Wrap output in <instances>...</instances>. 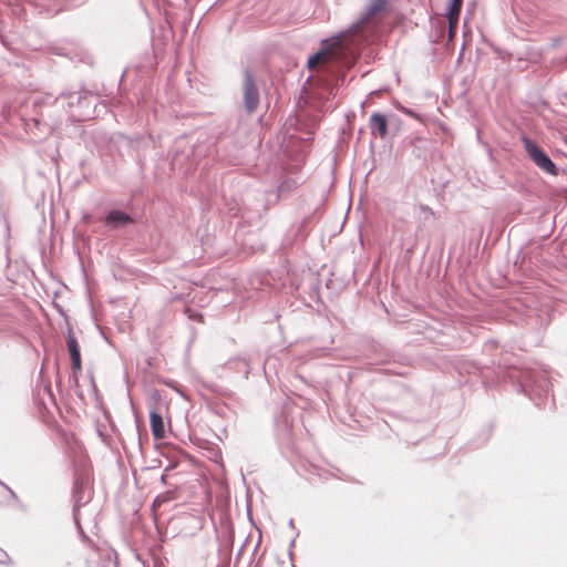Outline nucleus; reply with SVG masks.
<instances>
[{
    "label": "nucleus",
    "instance_id": "f257e3e1",
    "mask_svg": "<svg viewBox=\"0 0 567 567\" xmlns=\"http://www.w3.org/2000/svg\"><path fill=\"white\" fill-rule=\"evenodd\" d=\"M354 52V23L347 30L321 40V49L308 59L307 66L315 70L322 68L326 72L343 78V72L353 63Z\"/></svg>",
    "mask_w": 567,
    "mask_h": 567
},
{
    "label": "nucleus",
    "instance_id": "f03ea898",
    "mask_svg": "<svg viewBox=\"0 0 567 567\" xmlns=\"http://www.w3.org/2000/svg\"><path fill=\"white\" fill-rule=\"evenodd\" d=\"M518 391L527 395L536 406L545 408L549 396H551V405H555L551 382L548 372L539 368H529L519 373Z\"/></svg>",
    "mask_w": 567,
    "mask_h": 567
},
{
    "label": "nucleus",
    "instance_id": "7ed1b4c3",
    "mask_svg": "<svg viewBox=\"0 0 567 567\" xmlns=\"http://www.w3.org/2000/svg\"><path fill=\"white\" fill-rule=\"evenodd\" d=\"M392 13V0H368L357 18V43L361 38V29H378L386 17Z\"/></svg>",
    "mask_w": 567,
    "mask_h": 567
},
{
    "label": "nucleus",
    "instance_id": "20e7f679",
    "mask_svg": "<svg viewBox=\"0 0 567 567\" xmlns=\"http://www.w3.org/2000/svg\"><path fill=\"white\" fill-rule=\"evenodd\" d=\"M520 142L529 161L544 173L550 176H558L559 168L550 158L548 153L527 135H522Z\"/></svg>",
    "mask_w": 567,
    "mask_h": 567
},
{
    "label": "nucleus",
    "instance_id": "39448f33",
    "mask_svg": "<svg viewBox=\"0 0 567 567\" xmlns=\"http://www.w3.org/2000/svg\"><path fill=\"white\" fill-rule=\"evenodd\" d=\"M243 93L246 111L248 113L255 112L259 104V91L257 89L256 81L248 69L244 71Z\"/></svg>",
    "mask_w": 567,
    "mask_h": 567
},
{
    "label": "nucleus",
    "instance_id": "423d86ee",
    "mask_svg": "<svg viewBox=\"0 0 567 567\" xmlns=\"http://www.w3.org/2000/svg\"><path fill=\"white\" fill-rule=\"evenodd\" d=\"M370 130L371 134L374 136H380L381 138H385L389 133V120L388 117L379 112H374L370 116Z\"/></svg>",
    "mask_w": 567,
    "mask_h": 567
},
{
    "label": "nucleus",
    "instance_id": "0eeeda50",
    "mask_svg": "<svg viewBox=\"0 0 567 567\" xmlns=\"http://www.w3.org/2000/svg\"><path fill=\"white\" fill-rule=\"evenodd\" d=\"M66 344L71 357V364L74 378H76V372L81 371L82 362H81V354H80V347L78 344V341L75 337L72 334L71 331H69L66 337Z\"/></svg>",
    "mask_w": 567,
    "mask_h": 567
},
{
    "label": "nucleus",
    "instance_id": "6e6552de",
    "mask_svg": "<svg viewBox=\"0 0 567 567\" xmlns=\"http://www.w3.org/2000/svg\"><path fill=\"white\" fill-rule=\"evenodd\" d=\"M132 221V217L122 210H111L105 217L106 225L113 228L124 227L125 225H128Z\"/></svg>",
    "mask_w": 567,
    "mask_h": 567
},
{
    "label": "nucleus",
    "instance_id": "1a4fd4ad",
    "mask_svg": "<svg viewBox=\"0 0 567 567\" xmlns=\"http://www.w3.org/2000/svg\"><path fill=\"white\" fill-rule=\"evenodd\" d=\"M458 21H455V24L452 27L451 22H447V27L445 23L441 20L436 21L437 24V34H436V41H441L446 35L447 42H452L456 35L457 28H458Z\"/></svg>",
    "mask_w": 567,
    "mask_h": 567
},
{
    "label": "nucleus",
    "instance_id": "9d476101",
    "mask_svg": "<svg viewBox=\"0 0 567 567\" xmlns=\"http://www.w3.org/2000/svg\"><path fill=\"white\" fill-rule=\"evenodd\" d=\"M463 7V0H447L444 17L447 22H451L452 27L456 20H460L461 11Z\"/></svg>",
    "mask_w": 567,
    "mask_h": 567
},
{
    "label": "nucleus",
    "instance_id": "9b49d317",
    "mask_svg": "<svg viewBox=\"0 0 567 567\" xmlns=\"http://www.w3.org/2000/svg\"><path fill=\"white\" fill-rule=\"evenodd\" d=\"M410 144L412 153L416 158L425 159L427 153L429 141L421 136H411Z\"/></svg>",
    "mask_w": 567,
    "mask_h": 567
},
{
    "label": "nucleus",
    "instance_id": "f8f14e48",
    "mask_svg": "<svg viewBox=\"0 0 567 567\" xmlns=\"http://www.w3.org/2000/svg\"><path fill=\"white\" fill-rule=\"evenodd\" d=\"M150 422L153 436L155 439H163L165 436V424L162 415L156 411H151Z\"/></svg>",
    "mask_w": 567,
    "mask_h": 567
},
{
    "label": "nucleus",
    "instance_id": "ddd939ff",
    "mask_svg": "<svg viewBox=\"0 0 567 567\" xmlns=\"http://www.w3.org/2000/svg\"><path fill=\"white\" fill-rule=\"evenodd\" d=\"M80 99H81V96L78 93L66 92V93H61L59 96H56L54 99L53 102H54V104H56L58 106H61L62 109H64V104H66V106L69 109H71L75 103L80 102Z\"/></svg>",
    "mask_w": 567,
    "mask_h": 567
},
{
    "label": "nucleus",
    "instance_id": "4468645a",
    "mask_svg": "<svg viewBox=\"0 0 567 567\" xmlns=\"http://www.w3.org/2000/svg\"><path fill=\"white\" fill-rule=\"evenodd\" d=\"M540 317L535 309H528L526 311V324L530 329H537L542 327Z\"/></svg>",
    "mask_w": 567,
    "mask_h": 567
},
{
    "label": "nucleus",
    "instance_id": "2eb2a0df",
    "mask_svg": "<svg viewBox=\"0 0 567 567\" xmlns=\"http://www.w3.org/2000/svg\"><path fill=\"white\" fill-rule=\"evenodd\" d=\"M466 372L468 374H478L480 377H482L483 379H486L487 378V374L485 372V368L478 365L477 363L473 362V363H470L468 367L466 368Z\"/></svg>",
    "mask_w": 567,
    "mask_h": 567
},
{
    "label": "nucleus",
    "instance_id": "dca6fc26",
    "mask_svg": "<svg viewBox=\"0 0 567 567\" xmlns=\"http://www.w3.org/2000/svg\"><path fill=\"white\" fill-rule=\"evenodd\" d=\"M398 109L403 111L404 113H406L408 115H410L413 118H416V120L421 118V115L416 111H414L412 109H408V107L402 106V105H399Z\"/></svg>",
    "mask_w": 567,
    "mask_h": 567
},
{
    "label": "nucleus",
    "instance_id": "f3484780",
    "mask_svg": "<svg viewBox=\"0 0 567 567\" xmlns=\"http://www.w3.org/2000/svg\"><path fill=\"white\" fill-rule=\"evenodd\" d=\"M186 313L188 315L189 319H197V318L199 319V318H202L200 315H193V311L189 308L186 309Z\"/></svg>",
    "mask_w": 567,
    "mask_h": 567
},
{
    "label": "nucleus",
    "instance_id": "a211bd4d",
    "mask_svg": "<svg viewBox=\"0 0 567 567\" xmlns=\"http://www.w3.org/2000/svg\"><path fill=\"white\" fill-rule=\"evenodd\" d=\"M358 240L361 244V246L364 247V240L360 231L358 233Z\"/></svg>",
    "mask_w": 567,
    "mask_h": 567
},
{
    "label": "nucleus",
    "instance_id": "6ab92c4d",
    "mask_svg": "<svg viewBox=\"0 0 567 567\" xmlns=\"http://www.w3.org/2000/svg\"><path fill=\"white\" fill-rule=\"evenodd\" d=\"M361 205H362V202H361V198H359V200H357V206H355L357 213L361 209Z\"/></svg>",
    "mask_w": 567,
    "mask_h": 567
},
{
    "label": "nucleus",
    "instance_id": "aec40b11",
    "mask_svg": "<svg viewBox=\"0 0 567 567\" xmlns=\"http://www.w3.org/2000/svg\"><path fill=\"white\" fill-rule=\"evenodd\" d=\"M561 42V39L560 38H557L554 40V45H558L559 43Z\"/></svg>",
    "mask_w": 567,
    "mask_h": 567
},
{
    "label": "nucleus",
    "instance_id": "412c9836",
    "mask_svg": "<svg viewBox=\"0 0 567 567\" xmlns=\"http://www.w3.org/2000/svg\"><path fill=\"white\" fill-rule=\"evenodd\" d=\"M489 436H491V430L487 431V434L484 439V443L489 440Z\"/></svg>",
    "mask_w": 567,
    "mask_h": 567
},
{
    "label": "nucleus",
    "instance_id": "4be33fe9",
    "mask_svg": "<svg viewBox=\"0 0 567 567\" xmlns=\"http://www.w3.org/2000/svg\"><path fill=\"white\" fill-rule=\"evenodd\" d=\"M350 209H351V202L348 205V213L350 212Z\"/></svg>",
    "mask_w": 567,
    "mask_h": 567
},
{
    "label": "nucleus",
    "instance_id": "5701e85b",
    "mask_svg": "<svg viewBox=\"0 0 567 567\" xmlns=\"http://www.w3.org/2000/svg\"><path fill=\"white\" fill-rule=\"evenodd\" d=\"M563 96L567 97V92L563 94Z\"/></svg>",
    "mask_w": 567,
    "mask_h": 567
}]
</instances>
